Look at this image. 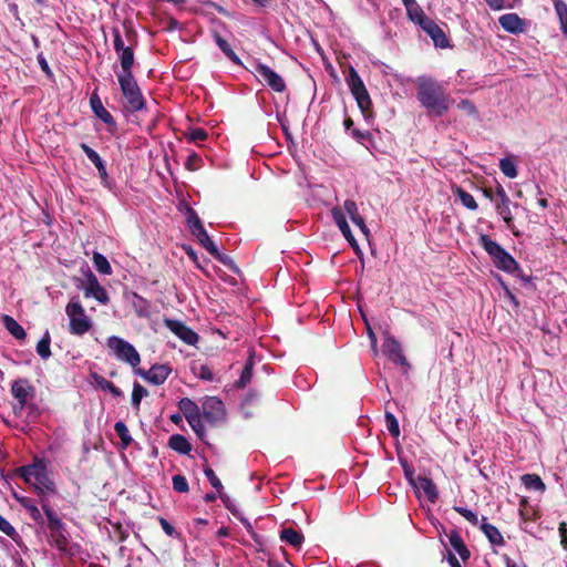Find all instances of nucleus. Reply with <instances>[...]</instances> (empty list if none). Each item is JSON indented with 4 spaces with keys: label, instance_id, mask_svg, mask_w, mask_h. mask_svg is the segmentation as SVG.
Returning <instances> with one entry per match:
<instances>
[{
    "label": "nucleus",
    "instance_id": "1",
    "mask_svg": "<svg viewBox=\"0 0 567 567\" xmlns=\"http://www.w3.org/2000/svg\"><path fill=\"white\" fill-rule=\"evenodd\" d=\"M416 97L430 115L443 116L451 106V96L436 80L420 76L416 81Z\"/></svg>",
    "mask_w": 567,
    "mask_h": 567
},
{
    "label": "nucleus",
    "instance_id": "2",
    "mask_svg": "<svg viewBox=\"0 0 567 567\" xmlns=\"http://www.w3.org/2000/svg\"><path fill=\"white\" fill-rule=\"evenodd\" d=\"M45 516V526L49 530L48 542L50 545L56 547L61 553H66L69 549V534L66 525L60 518L58 513L54 511L52 505L43 504V511Z\"/></svg>",
    "mask_w": 567,
    "mask_h": 567
},
{
    "label": "nucleus",
    "instance_id": "3",
    "mask_svg": "<svg viewBox=\"0 0 567 567\" xmlns=\"http://www.w3.org/2000/svg\"><path fill=\"white\" fill-rule=\"evenodd\" d=\"M478 243L488 254L496 268L507 274H514L516 270H519V265L514 257L488 235L482 234L478 237Z\"/></svg>",
    "mask_w": 567,
    "mask_h": 567
},
{
    "label": "nucleus",
    "instance_id": "4",
    "mask_svg": "<svg viewBox=\"0 0 567 567\" xmlns=\"http://www.w3.org/2000/svg\"><path fill=\"white\" fill-rule=\"evenodd\" d=\"M122 94L123 107L130 113L141 112L146 107V100L134 79V75L117 78Z\"/></svg>",
    "mask_w": 567,
    "mask_h": 567
},
{
    "label": "nucleus",
    "instance_id": "5",
    "mask_svg": "<svg viewBox=\"0 0 567 567\" xmlns=\"http://www.w3.org/2000/svg\"><path fill=\"white\" fill-rule=\"evenodd\" d=\"M65 313L69 317V331L73 336H83L92 329V321L85 315V310L80 300L72 298L65 307Z\"/></svg>",
    "mask_w": 567,
    "mask_h": 567
},
{
    "label": "nucleus",
    "instance_id": "6",
    "mask_svg": "<svg viewBox=\"0 0 567 567\" xmlns=\"http://www.w3.org/2000/svg\"><path fill=\"white\" fill-rule=\"evenodd\" d=\"M346 82L362 114L367 116L371 112L372 100L362 79L353 66L349 68V74L346 79Z\"/></svg>",
    "mask_w": 567,
    "mask_h": 567
},
{
    "label": "nucleus",
    "instance_id": "7",
    "mask_svg": "<svg viewBox=\"0 0 567 567\" xmlns=\"http://www.w3.org/2000/svg\"><path fill=\"white\" fill-rule=\"evenodd\" d=\"M178 409L198 439L205 442V426L198 405L192 399L183 398L178 401Z\"/></svg>",
    "mask_w": 567,
    "mask_h": 567
},
{
    "label": "nucleus",
    "instance_id": "8",
    "mask_svg": "<svg viewBox=\"0 0 567 567\" xmlns=\"http://www.w3.org/2000/svg\"><path fill=\"white\" fill-rule=\"evenodd\" d=\"M252 73L257 76L258 81L264 85L269 86L272 91L277 93H282L286 91L287 85L281 75H279L276 71H274L268 65L255 61L252 64Z\"/></svg>",
    "mask_w": 567,
    "mask_h": 567
},
{
    "label": "nucleus",
    "instance_id": "9",
    "mask_svg": "<svg viewBox=\"0 0 567 567\" xmlns=\"http://www.w3.org/2000/svg\"><path fill=\"white\" fill-rule=\"evenodd\" d=\"M40 471L41 472H38L37 477L34 478V482H32L31 486L33 487L34 493L38 495L39 505L43 511V504L51 505L48 493L56 494L58 488L54 481L49 476L47 462Z\"/></svg>",
    "mask_w": 567,
    "mask_h": 567
},
{
    "label": "nucleus",
    "instance_id": "10",
    "mask_svg": "<svg viewBox=\"0 0 567 567\" xmlns=\"http://www.w3.org/2000/svg\"><path fill=\"white\" fill-rule=\"evenodd\" d=\"M107 347L114 351L118 360L130 363L133 368L137 367L141 362L140 353L127 341L120 337H110L107 339Z\"/></svg>",
    "mask_w": 567,
    "mask_h": 567
},
{
    "label": "nucleus",
    "instance_id": "11",
    "mask_svg": "<svg viewBox=\"0 0 567 567\" xmlns=\"http://www.w3.org/2000/svg\"><path fill=\"white\" fill-rule=\"evenodd\" d=\"M203 422L206 421L212 426H216L226 420V409L224 402L217 396H208L203 402Z\"/></svg>",
    "mask_w": 567,
    "mask_h": 567
},
{
    "label": "nucleus",
    "instance_id": "12",
    "mask_svg": "<svg viewBox=\"0 0 567 567\" xmlns=\"http://www.w3.org/2000/svg\"><path fill=\"white\" fill-rule=\"evenodd\" d=\"M384 354L394 364H399L406 370L411 368L408 359L405 358L401 343L391 334L385 333L384 341L382 344Z\"/></svg>",
    "mask_w": 567,
    "mask_h": 567
},
{
    "label": "nucleus",
    "instance_id": "13",
    "mask_svg": "<svg viewBox=\"0 0 567 567\" xmlns=\"http://www.w3.org/2000/svg\"><path fill=\"white\" fill-rule=\"evenodd\" d=\"M164 324L188 346H195L199 339L198 334L183 321L165 318Z\"/></svg>",
    "mask_w": 567,
    "mask_h": 567
},
{
    "label": "nucleus",
    "instance_id": "14",
    "mask_svg": "<svg viewBox=\"0 0 567 567\" xmlns=\"http://www.w3.org/2000/svg\"><path fill=\"white\" fill-rule=\"evenodd\" d=\"M11 394L19 403V411H22L30 399L34 396V388L30 384L28 379H18L11 384Z\"/></svg>",
    "mask_w": 567,
    "mask_h": 567
},
{
    "label": "nucleus",
    "instance_id": "15",
    "mask_svg": "<svg viewBox=\"0 0 567 567\" xmlns=\"http://www.w3.org/2000/svg\"><path fill=\"white\" fill-rule=\"evenodd\" d=\"M84 296L86 298H94L101 305H107L110 302V297L106 289L100 285L96 276L89 271L86 276V286L84 287Z\"/></svg>",
    "mask_w": 567,
    "mask_h": 567
},
{
    "label": "nucleus",
    "instance_id": "16",
    "mask_svg": "<svg viewBox=\"0 0 567 567\" xmlns=\"http://www.w3.org/2000/svg\"><path fill=\"white\" fill-rule=\"evenodd\" d=\"M511 199L506 194L504 187L498 184L496 187V199H495V209L496 213L503 218L507 227H512L513 224V215L511 210Z\"/></svg>",
    "mask_w": 567,
    "mask_h": 567
},
{
    "label": "nucleus",
    "instance_id": "17",
    "mask_svg": "<svg viewBox=\"0 0 567 567\" xmlns=\"http://www.w3.org/2000/svg\"><path fill=\"white\" fill-rule=\"evenodd\" d=\"M172 369L167 364H154L150 370H137V373L147 382L159 385L163 384L169 377Z\"/></svg>",
    "mask_w": 567,
    "mask_h": 567
},
{
    "label": "nucleus",
    "instance_id": "18",
    "mask_svg": "<svg viewBox=\"0 0 567 567\" xmlns=\"http://www.w3.org/2000/svg\"><path fill=\"white\" fill-rule=\"evenodd\" d=\"M14 499L27 511L29 517L39 526L45 524L44 513L42 514L34 499L13 493Z\"/></svg>",
    "mask_w": 567,
    "mask_h": 567
},
{
    "label": "nucleus",
    "instance_id": "19",
    "mask_svg": "<svg viewBox=\"0 0 567 567\" xmlns=\"http://www.w3.org/2000/svg\"><path fill=\"white\" fill-rule=\"evenodd\" d=\"M433 41L436 48L446 49L451 44L443 29L433 20H425V24L421 28Z\"/></svg>",
    "mask_w": 567,
    "mask_h": 567
},
{
    "label": "nucleus",
    "instance_id": "20",
    "mask_svg": "<svg viewBox=\"0 0 567 567\" xmlns=\"http://www.w3.org/2000/svg\"><path fill=\"white\" fill-rule=\"evenodd\" d=\"M331 214H332V218L334 220V223L337 224V226L339 227L340 231L342 233V235L344 236V238L348 240V243L350 244V246L355 250V251H360V247L350 229V226L346 219V215L344 213L342 212L341 208L339 207H334L332 210H331Z\"/></svg>",
    "mask_w": 567,
    "mask_h": 567
},
{
    "label": "nucleus",
    "instance_id": "21",
    "mask_svg": "<svg viewBox=\"0 0 567 567\" xmlns=\"http://www.w3.org/2000/svg\"><path fill=\"white\" fill-rule=\"evenodd\" d=\"M80 148L84 152V154L87 156V158L93 163V165L96 167L99 172V176L101 179V184L103 186L109 187L110 186V178L109 174L105 167V164L101 156L86 143H81Z\"/></svg>",
    "mask_w": 567,
    "mask_h": 567
},
{
    "label": "nucleus",
    "instance_id": "22",
    "mask_svg": "<svg viewBox=\"0 0 567 567\" xmlns=\"http://www.w3.org/2000/svg\"><path fill=\"white\" fill-rule=\"evenodd\" d=\"M45 462V460L35 456L31 464L14 468L13 475L22 478L24 483L31 485L32 478L37 477L38 472H41L40 470Z\"/></svg>",
    "mask_w": 567,
    "mask_h": 567
},
{
    "label": "nucleus",
    "instance_id": "23",
    "mask_svg": "<svg viewBox=\"0 0 567 567\" xmlns=\"http://www.w3.org/2000/svg\"><path fill=\"white\" fill-rule=\"evenodd\" d=\"M90 106L96 117L109 126H116V122L112 114L103 106V103L96 91L90 97Z\"/></svg>",
    "mask_w": 567,
    "mask_h": 567
},
{
    "label": "nucleus",
    "instance_id": "24",
    "mask_svg": "<svg viewBox=\"0 0 567 567\" xmlns=\"http://www.w3.org/2000/svg\"><path fill=\"white\" fill-rule=\"evenodd\" d=\"M499 25L509 33H520L524 31L525 21L516 13H506L499 17Z\"/></svg>",
    "mask_w": 567,
    "mask_h": 567
},
{
    "label": "nucleus",
    "instance_id": "25",
    "mask_svg": "<svg viewBox=\"0 0 567 567\" xmlns=\"http://www.w3.org/2000/svg\"><path fill=\"white\" fill-rule=\"evenodd\" d=\"M413 487L416 492L422 491L431 503H435L439 498L437 487L430 477L417 476V481Z\"/></svg>",
    "mask_w": 567,
    "mask_h": 567
},
{
    "label": "nucleus",
    "instance_id": "26",
    "mask_svg": "<svg viewBox=\"0 0 567 567\" xmlns=\"http://www.w3.org/2000/svg\"><path fill=\"white\" fill-rule=\"evenodd\" d=\"M120 64H121V72L116 73L118 76H130L133 75L132 68L134 65V50L132 47H127L126 49L120 51L117 53Z\"/></svg>",
    "mask_w": 567,
    "mask_h": 567
},
{
    "label": "nucleus",
    "instance_id": "27",
    "mask_svg": "<svg viewBox=\"0 0 567 567\" xmlns=\"http://www.w3.org/2000/svg\"><path fill=\"white\" fill-rule=\"evenodd\" d=\"M344 209L350 216V219L354 225H357L360 230L368 236L369 235V228L365 225L364 218L360 215L358 206L354 200L347 199L344 202Z\"/></svg>",
    "mask_w": 567,
    "mask_h": 567
},
{
    "label": "nucleus",
    "instance_id": "28",
    "mask_svg": "<svg viewBox=\"0 0 567 567\" xmlns=\"http://www.w3.org/2000/svg\"><path fill=\"white\" fill-rule=\"evenodd\" d=\"M450 545L460 555L463 561H466L471 557V551L466 547L461 534L453 529L449 535Z\"/></svg>",
    "mask_w": 567,
    "mask_h": 567
},
{
    "label": "nucleus",
    "instance_id": "29",
    "mask_svg": "<svg viewBox=\"0 0 567 567\" xmlns=\"http://www.w3.org/2000/svg\"><path fill=\"white\" fill-rule=\"evenodd\" d=\"M132 307L138 318H150L152 316L151 301L136 292H133Z\"/></svg>",
    "mask_w": 567,
    "mask_h": 567
},
{
    "label": "nucleus",
    "instance_id": "30",
    "mask_svg": "<svg viewBox=\"0 0 567 567\" xmlns=\"http://www.w3.org/2000/svg\"><path fill=\"white\" fill-rule=\"evenodd\" d=\"M481 525V530L484 533V535L487 537L491 544L503 546L505 544L503 535L501 534L499 529L487 523L486 517H483Z\"/></svg>",
    "mask_w": 567,
    "mask_h": 567
},
{
    "label": "nucleus",
    "instance_id": "31",
    "mask_svg": "<svg viewBox=\"0 0 567 567\" xmlns=\"http://www.w3.org/2000/svg\"><path fill=\"white\" fill-rule=\"evenodd\" d=\"M168 447L172 449L173 451L182 454V455H187L190 453L192 451V444L189 443V441L182 434H173L169 439H168Z\"/></svg>",
    "mask_w": 567,
    "mask_h": 567
},
{
    "label": "nucleus",
    "instance_id": "32",
    "mask_svg": "<svg viewBox=\"0 0 567 567\" xmlns=\"http://www.w3.org/2000/svg\"><path fill=\"white\" fill-rule=\"evenodd\" d=\"M279 537L282 542L291 545L295 548H300L305 540L303 534L299 530L291 528V527L284 528L280 532Z\"/></svg>",
    "mask_w": 567,
    "mask_h": 567
},
{
    "label": "nucleus",
    "instance_id": "33",
    "mask_svg": "<svg viewBox=\"0 0 567 567\" xmlns=\"http://www.w3.org/2000/svg\"><path fill=\"white\" fill-rule=\"evenodd\" d=\"M254 365H255L254 353L250 352L249 357L241 370V374H240L239 379L235 382V386L237 389L246 388L247 384L251 381Z\"/></svg>",
    "mask_w": 567,
    "mask_h": 567
},
{
    "label": "nucleus",
    "instance_id": "34",
    "mask_svg": "<svg viewBox=\"0 0 567 567\" xmlns=\"http://www.w3.org/2000/svg\"><path fill=\"white\" fill-rule=\"evenodd\" d=\"M3 324L6 327V329L18 340H24L25 337H27V333L23 329V327L18 323V321L16 319H13L12 317L6 315L3 316Z\"/></svg>",
    "mask_w": 567,
    "mask_h": 567
},
{
    "label": "nucleus",
    "instance_id": "35",
    "mask_svg": "<svg viewBox=\"0 0 567 567\" xmlns=\"http://www.w3.org/2000/svg\"><path fill=\"white\" fill-rule=\"evenodd\" d=\"M192 235L196 237L199 245L203 246L210 255L218 254V248L208 236L205 227L197 229V231Z\"/></svg>",
    "mask_w": 567,
    "mask_h": 567
},
{
    "label": "nucleus",
    "instance_id": "36",
    "mask_svg": "<svg viewBox=\"0 0 567 567\" xmlns=\"http://www.w3.org/2000/svg\"><path fill=\"white\" fill-rule=\"evenodd\" d=\"M92 378L97 388L103 391H109L113 396L120 398L123 395V392L120 388H117L113 382L106 380L104 377L93 373Z\"/></svg>",
    "mask_w": 567,
    "mask_h": 567
},
{
    "label": "nucleus",
    "instance_id": "37",
    "mask_svg": "<svg viewBox=\"0 0 567 567\" xmlns=\"http://www.w3.org/2000/svg\"><path fill=\"white\" fill-rule=\"evenodd\" d=\"M214 39L217 47L223 51V53L235 64H241L239 56L231 49L227 40H225L218 32L214 33Z\"/></svg>",
    "mask_w": 567,
    "mask_h": 567
},
{
    "label": "nucleus",
    "instance_id": "38",
    "mask_svg": "<svg viewBox=\"0 0 567 567\" xmlns=\"http://www.w3.org/2000/svg\"><path fill=\"white\" fill-rule=\"evenodd\" d=\"M219 497L220 499L223 501L225 507L235 516L237 517L245 526V528L250 533L252 530V526H251V523L245 518L239 509L237 508V506L231 502V499L229 498V496H227L226 494H221L219 493Z\"/></svg>",
    "mask_w": 567,
    "mask_h": 567
},
{
    "label": "nucleus",
    "instance_id": "39",
    "mask_svg": "<svg viewBox=\"0 0 567 567\" xmlns=\"http://www.w3.org/2000/svg\"><path fill=\"white\" fill-rule=\"evenodd\" d=\"M522 484L527 489L538 491L540 493H544L546 491V485L544 484L543 480L537 474H524L520 477Z\"/></svg>",
    "mask_w": 567,
    "mask_h": 567
},
{
    "label": "nucleus",
    "instance_id": "40",
    "mask_svg": "<svg viewBox=\"0 0 567 567\" xmlns=\"http://www.w3.org/2000/svg\"><path fill=\"white\" fill-rule=\"evenodd\" d=\"M406 9L408 17L411 21L420 25L421 28L425 24V20H430L423 9L415 1L413 4L409 6Z\"/></svg>",
    "mask_w": 567,
    "mask_h": 567
},
{
    "label": "nucleus",
    "instance_id": "41",
    "mask_svg": "<svg viewBox=\"0 0 567 567\" xmlns=\"http://www.w3.org/2000/svg\"><path fill=\"white\" fill-rule=\"evenodd\" d=\"M185 214H186V224L192 234L196 233L197 229L204 227L200 218L198 217L195 209H193L188 204L184 203Z\"/></svg>",
    "mask_w": 567,
    "mask_h": 567
},
{
    "label": "nucleus",
    "instance_id": "42",
    "mask_svg": "<svg viewBox=\"0 0 567 567\" xmlns=\"http://www.w3.org/2000/svg\"><path fill=\"white\" fill-rule=\"evenodd\" d=\"M114 430L121 439V447L123 450L127 449L132 444L133 439L125 423L122 421L116 422L114 424Z\"/></svg>",
    "mask_w": 567,
    "mask_h": 567
},
{
    "label": "nucleus",
    "instance_id": "43",
    "mask_svg": "<svg viewBox=\"0 0 567 567\" xmlns=\"http://www.w3.org/2000/svg\"><path fill=\"white\" fill-rule=\"evenodd\" d=\"M554 7L560 22V30L567 35V3L563 0H555Z\"/></svg>",
    "mask_w": 567,
    "mask_h": 567
},
{
    "label": "nucleus",
    "instance_id": "44",
    "mask_svg": "<svg viewBox=\"0 0 567 567\" xmlns=\"http://www.w3.org/2000/svg\"><path fill=\"white\" fill-rule=\"evenodd\" d=\"M51 336L49 331H45L43 337L39 340L37 344V353L41 357V359L47 360L51 357Z\"/></svg>",
    "mask_w": 567,
    "mask_h": 567
},
{
    "label": "nucleus",
    "instance_id": "45",
    "mask_svg": "<svg viewBox=\"0 0 567 567\" xmlns=\"http://www.w3.org/2000/svg\"><path fill=\"white\" fill-rule=\"evenodd\" d=\"M93 265L95 269L102 274V275H111L112 274V267L106 259V257L100 252L93 254Z\"/></svg>",
    "mask_w": 567,
    "mask_h": 567
},
{
    "label": "nucleus",
    "instance_id": "46",
    "mask_svg": "<svg viewBox=\"0 0 567 567\" xmlns=\"http://www.w3.org/2000/svg\"><path fill=\"white\" fill-rule=\"evenodd\" d=\"M454 194L458 197V199L461 200L463 206H465L467 209H470V210L477 209L478 205H477L476 200L474 199V197L468 192H466L462 187H457L454 190Z\"/></svg>",
    "mask_w": 567,
    "mask_h": 567
},
{
    "label": "nucleus",
    "instance_id": "47",
    "mask_svg": "<svg viewBox=\"0 0 567 567\" xmlns=\"http://www.w3.org/2000/svg\"><path fill=\"white\" fill-rule=\"evenodd\" d=\"M499 169L509 178H515L518 175L516 164L513 159L505 157L499 161Z\"/></svg>",
    "mask_w": 567,
    "mask_h": 567
},
{
    "label": "nucleus",
    "instance_id": "48",
    "mask_svg": "<svg viewBox=\"0 0 567 567\" xmlns=\"http://www.w3.org/2000/svg\"><path fill=\"white\" fill-rule=\"evenodd\" d=\"M148 395V391L140 383L135 382L132 391V405L138 410L141 401L144 396Z\"/></svg>",
    "mask_w": 567,
    "mask_h": 567
},
{
    "label": "nucleus",
    "instance_id": "49",
    "mask_svg": "<svg viewBox=\"0 0 567 567\" xmlns=\"http://www.w3.org/2000/svg\"><path fill=\"white\" fill-rule=\"evenodd\" d=\"M384 416H385L386 427H388V431L391 434V436L399 437L400 436V426H399L398 419L394 416L393 413H391L389 411L385 412Z\"/></svg>",
    "mask_w": 567,
    "mask_h": 567
},
{
    "label": "nucleus",
    "instance_id": "50",
    "mask_svg": "<svg viewBox=\"0 0 567 567\" xmlns=\"http://www.w3.org/2000/svg\"><path fill=\"white\" fill-rule=\"evenodd\" d=\"M186 137L189 142L196 143L199 141H205L208 137V133L202 127H190L186 133Z\"/></svg>",
    "mask_w": 567,
    "mask_h": 567
},
{
    "label": "nucleus",
    "instance_id": "51",
    "mask_svg": "<svg viewBox=\"0 0 567 567\" xmlns=\"http://www.w3.org/2000/svg\"><path fill=\"white\" fill-rule=\"evenodd\" d=\"M173 488L178 493H187L189 491V485L184 475L176 474L172 478Z\"/></svg>",
    "mask_w": 567,
    "mask_h": 567
},
{
    "label": "nucleus",
    "instance_id": "52",
    "mask_svg": "<svg viewBox=\"0 0 567 567\" xmlns=\"http://www.w3.org/2000/svg\"><path fill=\"white\" fill-rule=\"evenodd\" d=\"M454 511L463 516L472 525L476 526L478 524L477 515L471 509L461 506H454Z\"/></svg>",
    "mask_w": 567,
    "mask_h": 567
},
{
    "label": "nucleus",
    "instance_id": "53",
    "mask_svg": "<svg viewBox=\"0 0 567 567\" xmlns=\"http://www.w3.org/2000/svg\"><path fill=\"white\" fill-rule=\"evenodd\" d=\"M204 474L205 476L207 477V480L209 481L210 485L216 488L218 492L220 489H223V484L220 482V480L217 477V475L215 474L214 470L212 467H205L204 468Z\"/></svg>",
    "mask_w": 567,
    "mask_h": 567
},
{
    "label": "nucleus",
    "instance_id": "54",
    "mask_svg": "<svg viewBox=\"0 0 567 567\" xmlns=\"http://www.w3.org/2000/svg\"><path fill=\"white\" fill-rule=\"evenodd\" d=\"M0 532H2L4 535H7L10 538H14L16 536H18L16 528L1 515H0Z\"/></svg>",
    "mask_w": 567,
    "mask_h": 567
},
{
    "label": "nucleus",
    "instance_id": "55",
    "mask_svg": "<svg viewBox=\"0 0 567 567\" xmlns=\"http://www.w3.org/2000/svg\"><path fill=\"white\" fill-rule=\"evenodd\" d=\"M351 135L358 143L362 144L364 143V141L372 140V134L369 131H360L358 128H353L351 131Z\"/></svg>",
    "mask_w": 567,
    "mask_h": 567
},
{
    "label": "nucleus",
    "instance_id": "56",
    "mask_svg": "<svg viewBox=\"0 0 567 567\" xmlns=\"http://www.w3.org/2000/svg\"><path fill=\"white\" fill-rule=\"evenodd\" d=\"M196 374L199 379L205 380V381H214L215 380V375H214L212 369L206 364H202L199 367V371L196 372Z\"/></svg>",
    "mask_w": 567,
    "mask_h": 567
},
{
    "label": "nucleus",
    "instance_id": "57",
    "mask_svg": "<svg viewBox=\"0 0 567 567\" xmlns=\"http://www.w3.org/2000/svg\"><path fill=\"white\" fill-rule=\"evenodd\" d=\"M200 162H202L200 156H198L196 153H193L187 157V159L185 162V167L188 171H195L199 167Z\"/></svg>",
    "mask_w": 567,
    "mask_h": 567
},
{
    "label": "nucleus",
    "instance_id": "58",
    "mask_svg": "<svg viewBox=\"0 0 567 567\" xmlns=\"http://www.w3.org/2000/svg\"><path fill=\"white\" fill-rule=\"evenodd\" d=\"M113 45L116 53H120V51L126 49L127 47L124 45V41L122 39V35L117 29H113Z\"/></svg>",
    "mask_w": 567,
    "mask_h": 567
},
{
    "label": "nucleus",
    "instance_id": "59",
    "mask_svg": "<svg viewBox=\"0 0 567 567\" xmlns=\"http://www.w3.org/2000/svg\"><path fill=\"white\" fill-rule=\"evenodd\" d=\"M457 107L461 109V110H464L470 115H476L477 114L476 106L470 100H462L457 104Z\"/></svg>",
    "mask_w": 567,
    "mask_h": 567
},
{
    "label": "nucleus",
    "instance_id": "60",
    "mask_svg": "<svg viewBox=\"0 0 567 567\" xmlns=\"http://www.w3.org/2000/svg\"><path fill=\"white\" fill-rule=\"evenodd\" d=\"M158 522H159V524H161V526H162L163 530L165 532V534H166L167 536L173 537V536H175V535H178V534L176 533V530H175L174 526H173L169 522H167L164 517L159 516V517H158Z\"/></svg>",
    "mask_w": 567,
    "mask_h": 567
},
{
    "label": "nucleus",
    "instance_id": "61",
    "mask_svg": "<svg viewBox=\"0 0 567 567\" xmlns=\"http://www.w3.org/2000/svg\"><path fill=\"white\" fill-rule=\"evenodd\" d=\"M558 534L560 537V544L565 550H567V523L560 522L558 525Z\"/></svg>",
    "mask_w": 567,
    "mask_h": 567
},
{
    "label": "nucleus",
    "instance_id": "62",
    "mask_svg": "<svg viewBox=\"0 0 567 567\" xmlns=\"http://www.w3.org/2000/svg\"><path fill=\"white\" fill-rule=\"evenodd\" d=\"M403 471H404L405 478L413 486L417 481V477L414 476L413 467L408 464H403Z\"/></svg>",
    "mask_w": 567,
    "mask_h": 567
},
{
    "label": "nucleus",
    "instance_id": "63",
    "mask_svg": "<svg viewBox=\"0 0 567 567\" xmlns=\"http://www.w3.org/2000/svg\"><path fill=\"white\" fill-rule=\"evenodd\" d=\"M212 256L225 266L231 267L233 265L231 258L226 254H221L219 250L218 254Z\"/></svg>",
    "mask_w": 567,
    "mask_h": 567
},
{
    "label": "nucleus",
    "instance_id": "64",
    "mask_svg": "<svg viewBox=\"0 0 567 567\" xmlns=\"http://www.w3.org/2000/svg\"><path fill=\"white\" fill-rule=\"evenodd\" d=\"M38 62H39V64H40L41 70H42L45 74H48V75H50V76H51V75H52L51 69H50V66H49V63L47 62V60L44 59V56H43L42 54H39V55H38Z\"/></svg>",
    "mask_w": 567,
    "mask_h": 567
}]
</instances>
